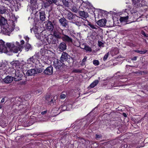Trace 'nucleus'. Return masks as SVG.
<instances>
[{
	"label": "nucleus",
	"mask_w": 148,
	"mask_h": 148,
	"mask_svg": "<svg viewBox=\"0 0 148 148\" xmlns=\"http://www.w3.org/2000/svg\"><path fill=\"white\" fill-rule=\"evenodd\" d=\"M0 25H8L7 23V21L3 17H1L0 19Z\"/></svg>",
	"instance_id": "obj_20"
},
{
	"label": "nucleus",
	"mask_w": 148,
	"mask_h": 148,
	"mask_svg": "<svg viewBox=\"0 0 148 148\" xmlns=\"http://www.w3.org/2000/svg\"><path fill=\"white\" fill-rule=\"evenodd\" d=\"M8 52V50L5 44V42L2 40H0V52L7 53Z\"/></svg>",
	"instance_id": "obj_6"
},
{
	"label": "nucleus",
	"mask_w": 148,
	"mask_h": 148,
	"mask_svg": "<svg viewBox=\"0 0 148 148\" xmlns=\"http://www.w3.org/2000/svg\"><path fill=\"white\" fill-rule=\"evenodd\" d=\"M50 101L48 102V103H49V104L51 105H53V98L52 97L51 99H50Z\"/></svg>",
	"instance_id": "obj_42"
},
{
	"label": "nucleus",
	"mask_w": 148,
	"mask_h": 148,
	"mask_svg": "<svg viewBox=\"0 0 148 148\" xmlns=\"http://www.w3.org/2000/svg\"><path fill=\"white\" fill-rule=\"evenodd\" d=\"M129 18V16H126L121 17L120 18V21L121 23L127 22H128Z\"/></svg>",
	"instance_id": "obj_22"
},
{
	"label": "nucleus",
	"mask_w": 148,
	"mask_h": 148,
	"mask_svg": "<svg viewBox=\"0 0 148 148\" xmlns=\"http://www.w3.org/2000/svg\"><path fill=\"white\" fill-rule=\"evenodd\" d=\"M47 40L48 42V43H51L52 44H54L56 41V39H53L52 40H50L49 39V38L47 39Z\"/></svg>",
	"instance_id": "obj_35"
},
{
	"label": "nucleus",
	"mask_w": 148,
	"mask_h": 148,
	"mask_svg": "<svg viewBox=\"0 0 148 148\" xmlns=\"http://www.w3.org/2000/svg\"><path fill=\"white\" fill-rule=\"evenodd\" d=\"M59 22L60 23L62 27H66L68 25V21L63 17L59 19Z\"/></svg>",
	"instance_id": "obj_9"
},
{
	"label": "nucleus",
	"mask_w": 148,
	"mask_h": 148,
	"mask_svg": "<svg viewBox=\"0 0 148 148\" xmlns=\"http://www.w3.org/2000/svg\"><path fill=\"white\" fill-rule=\"evenodd\" d=\"M109 56L108 53H107L104 56L103 60L104 61H105L108 57Z\"/></svg>",
	"instance_id": "obj_43"
},
{
	"label": "nucleus",
	"mask_w": 148,
	"mask_h": 148,
	"mask_svg": "<svg viewBox=\"0 0 148 148\" xmlns=\"http://www.w3.org/2000/svg\"><path fill=\"white\" fill-rule=\"evenodd\" d=\"M61 34L58 31V30H54L53 32V36L56 38L60 39L61 38L62 36L60 34Z\"/></svg>",
	"instance_id": "obj_18"
},
{
	"label": "nucleus",
	"mask_w": 148,
	"mask_h": 148,
	"mask_svg": "<svg viewBox=\"0 0 148 148\" xmlns=\"http://www.w3.org/2000/svg\"><path fill=\"white\" fill-rule=\"evenodd\" d=\"M53 38V37L52 36H51L50 38V39H51V38Z\"/></svg>",
	"instance_id": "obj_57"
},
{
	"label": "nucleus",
	"mask_w": 148,
	"mask_h": 148,
	"mask_svg": "<svg viewBox=\"0 0 148 148\" xmlns=\"http://www.w3.org/2000/svg\"><path fill=\"white\" fill-rule=\"evenodd\" d=\"M47 111L46 110L43 112H42L41 113V114H46L47 113Z\"/></svg>",
	"instance_id": "obj_52"
},
{
	"label": "nucleus",
	"mask_w": 148,
	"mask_h": 148,
	"mask_svg": "<svg viewBox=\"0 0 148 148\" xmlns=\"http://www.w3.org/2000/svg\"><path fill=\"white\" fill-rule=\"evenodd\" d=\"M20 42L21 44H20L18 42H16V46L15 45L13 42L7 43L6 44V45L14 53H17L22 47V45L24 44L25 42L24 40H22Z\"/></svg>",
	"instance_id": "obj_2"
},
{
	"label": "nucleus",
	"mask_w": 148,
	"mask_h": 148,
	"mask_svg": "<svg viewBox=\"0 0 148 148\" xmlns=\"http://www.w3.org/2000/svg\"><path fill=\"white\" fill-rule=\"evenodd\" d=\"M65 109H63V111H65Z\"/></svg>",
	"instance_id": "obj_60"
},
{
	"label": "nucleus",
	"mask_w": 148,
	"mask_h": 148,
	"mask_svg": "<svg viewBox=\"0 0 148 148\" xmlns=\"http://www.w3.org/2000/svg\"><path fill=\"white\" fill-rule=\"evenodd\" d=\"M51 4H52V2L51 0H46V1L44 2V6L45 8H47Z\"/></svg>",
	"instance_id": "obj_23"
},
{
	"label": "nucleus",
	"mask_w": 148,
	"mask_h": 148,
	"mask_svg": "<svg viewBox=\"0 0 148 148\" xmlns=\"http://www.w3.org/2000/svg\"><path fill=\"white\" fill-rule=\"evenodd\" d=\"M70 59H71V58L67 53L64 51L62 52L60 58L61 61L62 62L66 61L69 63V61Z\"/></svg>",
	"instance_id": "obj_5"
},
{
	"label": "nucleus",
	"mask_w": 148,
	"mask_h": 148,
	"mask_svg": "<svg viewBox=\"0 0 148 148\" xmlns=\"http://www.w3.org/2000/svg\"><path fill=\"white\" fill-rule=\"evenodd\" d=\"M52 97H51L50 95H47L45 97V99L47 102V103L50 101V99Z\"/></svg>",
	"instance_id": "obj_36"
},
{
	"label": "nucleus",
	"mask_w": 148,
	"mask_h": 148,
	"mask_svg": "<svg viewBox=\"0 0 148 148\" xmlns=\"http://www.w3.org/2000/svg\"><path fill=\"white\" fill-rule=\"evenodd\" d=\"M36 60L32 56L29 58L27 60V62L28 63H31V62L34 63Z\"/></svg>",
	"instance_id": "obj_32"
},
{
	"label": "nucleus",
	"mask_w": 148,
	"mask_h": 148,
	"mask_svg": "<svg viewBox=\"0 0 148 148\" xmlns=\"http://www.w3.org/2000/svg\"><path fill=\"white\" fill-rule=\"evenodd\" d=\"M135 52H137L140 53V54H144L147 52V50H144L143 51H139L138 50H135Z\"/></svg>",
	"instance_id": "obj_33"
},
{
	"label": "nucleus",
	"mask_w": 148,
	"mask_h": 148,
	"mask_svg": "<svg viewBox=\"0 0 148 148\" xmlns=\"http://www.w3.org/2000/svg\"><path fill=\"white\" fill-rule=\"evenodd\" d=\"M2 32H1L7 35H10L11 32H12V29L9 27L8 25H2Z\"/></svg>",
	"instance_id": "obj_3"
},
{
	"label": "nucleus",
	"mask_w": 148,
	"mask_h": 148,
	"mask_svg": "<svg viewBox=\"0 0 148 148\" xmlns=\"http://www.w3.org/2000/svg\"><path fill=\"white\" fill-rule=\"evenodd\" d=\"M39 13L40 20L42 21H45L46 16L45 12L43 11L39 10Z\"/></svg>",
	"instance_id": "obj_12"
},
{
	"label": "nucleus",
	"mask_w": 148,
	"mask_h": 148,
	"mask_svg": "<svg viewBox=\"0 0 148 148\" xmlns=\"http://www.w3.org/2000/svg\"><path fill=\"white\" fill-rule=\"evenodd\" d=\"M31 1H34V0H30Z\"/></svg>",
	"instance_id": "obj_61"
},
{
	"label": "nucleus",
	"mask_w": 148,
	"mask_h": 148,
	"mask_svg": "<svg viewBox=\"0 0 148 148\" xmlns=\"http://www.w3.org/2000/svg\"><path fill=\"white\" fill-rule=\"evenodd\" d=\"M98 82L99 81L98 80H95L90 84V87L92 88L94 87L98 84Z\"/></svg>",
	"instance_id": "obj_31"
},
{
	"label": "nucleus",
	"mask_w": 148,
	"mask_h": 148,
	"mask_svg": "<svg viewBox=\"0 0 148 148\" xmlns=\"http://www.w3.org/2000/svg\"><path fill=\"white\" fill-rule=\"evenodd\" d=\"M81 48L82 49H85L86 52H91L92 51V49L88 45H85L84 48Z\"/></svg>",
	"instance_id": "obj_27"
},
{
	"label": "nucleus",
	"mask_w": 148,
	"mask_h": 148,
	"mask_svg": "<svg viewBox=\"0 0 148 148\" xmlns=\"http://www.w3.org/2000/svg\"><path fill=\"white\" fill-rule=\"evenodd\" d=\"M93 64L95 66H98L99 64V62L97 60H93Z\"/></svg>",
	"instance_id": "obj_40"
},
{
	"label": "nucleus",
	"mask_w": 148,
	"mask_h": 148,
	"mask_svg": "<svg viewBox=\"0 0 148 148\" xmlns=\"http://www.w3.org/2000/svg\"><path fill=\"white\" fill-rule=\"evenodd\" d=\"M24 38L26 41H27V42H28V41L29 39V38L27 36H25L24 37Z\"/></svg>",
	"instance_id": "obj_49"
},
{
	"label": "nucleus",
	"mask_w": 148,
	"mask_h": 148,
	"mask_svg": "<svg viewBox=\"0 0 148 148\" xmlns=\"http://www.w3.org/2000/svg\"><path fill=\"white\" fill-rule=\"evenodd\" d=\"M58 49L60 51H64L66 49L67 46L66 43L64 42H61L58 46Z\"/></svg>",
	"instance_id": "obj_11"
},
{
	"label": "nucleus",
	"mask_w": 148,
	"mask_h": 148,
	"mask_svg": "<svg viewBox=\"0 0 148 148\" xmlns=\"http://www.w3.org/2000/svg\"><path fill=\"white\" fill-rule=\"evenodd\" d=\"M67 110V108H66V110Z\"/></svg>",
	"instance_id": "obj_59"
},
{
	"label": "nucleus",
	"mask_w": 148,
	"mask_h": 148,
	"mask_svg": "<svg viewBox=\"0 0 148 148\" xmlns=\"http://www.w3.org/2000/svg\"><path fill=\"white\" fill-rule=\"evenodd\" d=\"M39 65L40 66V67H38L37 68V73H41L44 70V69L43 68L44 66H40V64H39Z\"/></svg>",
	"instance_id": "obj_25"
},
{
	"label": "nucleus",
	"mask_w": 148,
	"mask_h": 148,
	"mask_svg": "<svg viewBox=\"0 0 148 148\" xmlns=\"http://www.w3.org/2000/svg\"><path fill=\"white\" fill-rule=\"evenodd\" d=\"M25 49L26 51H28L29 50L32 49L31 45L28 43H26L25 46Z\"/></svg>",
	"instance_id": "obj_29"
},
{
	"label": "nucleus",
	"mask_w": 148,
	"mask_h": 148,
	"mask_svg": "<svg viewBox=\"0 0 148 148\" xmlns=\"http://www.w3.org/2000/svg\"><path fill=\"white\" fill-rule=\"evenodd\" d=\"M15 75L14 76V80L16 81H18L21 79V77L23 76L21 71H15Z\"/></svg>",
	"instance_id": "obj_8"
},
{
	"label": "nucleus",
	"mask_w": 148,
	"mask_h": 148,
	"mask_svg": "<svg viewBox=\"0 0 148 148\" xmlns=\"http://www.w3.org/2000/svg\"><path fill=\"white\" fill-rule=\"evenodd\" d=\"M5 101V98H3L2 99H1V103H3Z\"/></svg>",
	"instance_id": "obj_53"
},
{
	"label": "nucleus",
	"mask_w": 148,
	"mask_h": 148,
	"mask_svg": "<svg viewBox=\"0 0 148 148\" xmlns=\"http://www.w3.org/2000/svg\"><path fill=\"white\" fill-rule=\"evenodd\" d=\"M70 9L71 11L74 13H77L78 12L77 8H76L75 6L74 5L71 7Z\"/></svg>",
	"instance_id": "obj_28"
},
{
	"label": "nucleus",
	"mask_w": 148,
	"mask_h": 148,
	"mask_svg": "<svg viewBox=\"0 0 148 148\" xmlns=\"http://www.w3.org/2000/svg\"><path fill=\"white\" fill-rule=\"evenodd\" d=\"M73 72L75 73H81V71L79 69H75L73 70Z\"/></svg>",
	"instance_id": "obj_46"
},
{
	"label": "nucleus",
	"mask_w": 148,
	"mask_h": 148,
	"mask_svg": "<svg viewBox=\"0 0 148 148\" xmlns=\"http://www.w3.org/2000/svg\"><path fill=\"white\" fill-rule=\"evenodd\" d=\"M10 64L13 67H16L19 66L20 63L18 60H14L11 62Z\"/></svg>",
	"instance_id": "obj_21"
},
{
	"label": "nucleus",
	"mask_w": 148,
	"mask_h": 148,
	"mask_svg": "<svg viewBox=\"0 0 148 148\" xmlns=\"http://www.w3.org/2000/svg\"><path fill=\"white\" fill-rule=\"evenodd\" d=\"M7 10V8L3 5H0V14H5Z\"/></svg>",
	"instance_id": "obj_19"
},
{
	"label": "nucleus",
	"mask_w": 148,
	"mask_h": 148,
	"mask_svg": "<svg viewBox=\"0 0 148 148\" xmlns=\"http://www.w3.org/2000/svg\"><path fill=\"white\" fill-rule=\"evenodd\" d=\"M137 57H136V56H135L132 59H131V60H134V61H135L137 59Z\"/></svg>",
	"instance_id": "obj_51"
},
{
	"label": "nucleus",
	"mask_w": 148,
	"mask_h": 148,
	"mask_svg": "<svg viewBox=\"0 0 148 148\" xmlns=\"http://www.w3.org/2000/svg\"><path fill=\"white\" fill-rule=\"evenodd\" d=\"M32 29L34 30V32L35 35V36L38 39H40V34L37 32L35 33V31L37 30L36 29L32 28L30 30L31 31V32H32Z\"/></svg>",
	"instance_id": "obj_30"
},
{
	"label": "nucleus",
	"mask_w": 148,
	"mask_h": 148,
	"mask_svg": "<svg viewBox=\"0 0 148 148\" xmlns=\"http://www.w3.org/2000/svg\"><path fill=\"white\" fill-rule=\"evenodd\" d=\"M67 13L65 14V18L70 22L78 26H81L83 24L84 25L86 26L85 24L86 22L82 21V20L84 19L83 18L77 16L75 14H73L69 10H67Z\"/></svg>",
	"instance_id": "obj_1"
},
{
	"label": "nucleus",
	"mask_w": 148,
	"mask_h": 148,
	"mask_svg": "<svg viewBox=\"0 0 148 148\" xmlns=\"http://www.w3.org/2000/svg\"><path fill=\"white\" fill-rule=\"evenodd\" d=\"M142 34L146 37H148V35L146 34L144 32H142Z\"/></svg>",
	"instance_id": "obj_48"
},
{
	"label": "nucleus",
	"mask_w": 148,
	"mask_h": 148,
	"mask_svg": "<svg viewBox=\"0 0 148 148\" xmlns=\"http://www.w3.org/2000/svg\"><path fill=\"white\" fill-rule=\"evenodd\" d=\"M53 72V68L52 66H50L47 67L44 71V73L47 75H52Z\"/></svg>",
	"instance_id": "obj_10"
},
{
	"label": "nucleus",
	"mask_w": 148,
	"mask_h": 148,
	"mask_svg": "<svg viewBox=\"0 0 148 148\" xmlns=\"http://www.w3.org/2000/svg\"><path fill=\"white\" fill-rule=\"evenodd\" d=\"M106 22L107 21L105 19H102L97 21V23L99 26L102 27L105 25Z\"/></svg>",
	"instance_id": "obj_13"
},
{
	"label": "nucleus",
	"mask_w": 148,
	"mask_h": 148,
	"mask_svg": "<svg viewBox=\"0 0 148 148\" xmlns=\"http://www.w3.org/2000/svg\"><path fill=\"white\" fill-rule=\"evenodd\" d=\"M78 13L80 17H82L83 18L85 19H86L87 17H89V15L88 13L84 11H79Z\"/></svg>",
	"instance_id": "obj_15"
},
{
	"label": "nucleus",
	"mask_w": 148,
	"mask_h": 148,
	"mask_svg": "<svg viewBox=\"0 0 148 148\" xmlns=\"http://www.w3.org/2000/svg\"><path fill=\"white\" fill-rule=\"evenodd\" d=\"M13 0H1L2 2L8 5L10 4Z\"/></svg>",
	"instance_id": "obj_26"
},
{
	"label": "nucleus",
	"mask_w": 148,
	"mask_h": 148,
	"mask_svg": "<svg viewBox=\"0 0 148 148\" xmlns=\"http://www.w3.org/2000/svg\"><path fill=\"white\" fill-rule=\"evenodd\" d=\"M66 97V95L62 93L60 96V98L62 99L65 98Z\"/></svg>",
	"instance_id": "obj_45"
},
{
	"label": "nucleus",
	"mask_w": 148,
	"mask_h": 148,
	"mask_svg": "<svg viewBox=\"0 0 148 148\" xmlns=\"http://www.w3.org/2000/svg\"><path fill=\"white\" fill-rule=\"evenodd\" d=\"M2 108V106L1 105H0V109Z\"/></svg>",
	"instance_id": "obj_58"
},
{
	"label": "nucleus",
	"mask_w": 148,
	"mask_h": 148,
	"mask_svg": "<svg viewBox=\"0 0 148 148\" xmlns=\"http://www.w3.org/2000/svg\"><path fill=\"white\" fill-rule=\"evenodd\" d=\"M2 25H0V33H1V32H2Z\"/></svg>",
	"instance_id": "obj_54"
},
{
	"label": "nucleus",
	"mask_w": 148,
	"mask_h": 148,
	"mask_svg": "<svg viewBox=\"0 0 148 148\" xmlns=\"http://www.w3.org/2000/svg\"><path fill=\"white\" fill-rule=\"evenodd\" d=\"M54 27L51 22L49 21L46 25V29L48 30L51 32L53 29Z\"/></svg>",
	"instance_id": "obj_17"
},
{
	"label": "nucleus",
	"mask_w": 148,
	"mask_h": 148,
	"mask_svg": "<svg viewBox=\"0 0 148 148\" xmlns=\"http://www.w3.org/2000/svg\"><path fill=\"white\" fill-rule=\"evenodd\" d=\"M84 20H85V21H87L88 23V24L87 25L89 26L92 29H98V27L97 26H95V25L92 24L90 23L89 22L88 20H85V19H83Z\"/></svg>",
	"instance_id": "obj_24"
},
{
	"label": "nucleus",
	"mask_w": 148,
	"mask_h": 148,
	"mask_svg": "<svg viewBox=\"0 0 148 148\" xmlns=\"http://www.w3.org/2000/svg\"><path fill=\"white\" fill-rule=\"evenodd\" d=\"M62 2L65 6L68 7L69 6V3L68 1L66 0H62Z\"/></svg>",
	"instance_id": "obj_34"
},
{
	"label": "nucleus",
	"mask_w": 148,
	"mask_h": 148,
	"mask_svg": "<svg viewBox=\"0 0 148 148\" xmlns=\"http://www.w3.org/2000/svg\"><path fill=\"white\" fill-rule=\"evenodd\" d=\"M61 108H62V107H66V106H61Z\"/></svg>",
	"instance_id": "obj_56"
},
{
	"label": "nucleus",
	"mask_w": 148,
	"mask_h": 148,
	"mask_svg": "<svg viewBox=\"0 0 148 148\" xmlns=\"http://www.w3.org/2000/svg\"><path fill=\"white\" fill-rule=\"evenodd\" d=\"M62 62L61 60L59 61L58 60L56 59L53 61V66L56 69H59L64 64Z\"/></svg>",
	"instance_id": "obj_7"
},
{
	"label": "nucleus",
	"mask_w": 148,
	"mask_h": 148,
	"mask_svg": "<svg viewBox=\"0 0 148 148\" xmlns=\"http://www.w3.org/2000/svg\"><path fill=\"white\" fill-rule=\"evenodd\" d=\"M37 73L36 70L35 69H32L28 70L26 74L28 76H32L34 75Z\"/></svg>",
	"instance_id": "obj_16"
},
{
	"label": "nucleus",
	"mask_w": 148,
	"mask_h": 148,
	"mask_svg": "<svg viewBox=\"0 0 148 148\" xmlns=\"http://www.w3.org/2000/svg\"><path fill=\"white\" fill-rule=\"evenodd\" d=\"M62 36L61 38L64 42H66L69 44L73 43V40L68 35H65L63 32V30H62Z\"/></svg>",
	"instance_id": "obj_4"
},
{
	"label": "nucleus",
	"mask_w": 148,
	"mask_h": 148,
	"mask_svg": "<svg viewBox=\"0 0 148 148\" xmlns=\"http://www.w3.org/2000/svg\"><path fill=\"white\" fill-rule=\"evenodd\" d=\"M95 136L96 138H100L101 137L100 135L96 134Z\"/></svg>",
	"instance_id": "obj_50"
},
{
	"label": "nucleus",
	"mask_w": 148,
	"mask_h": 148,
	"mask_svg": "<svg viewBox=\"0 0 148 148\" xmlns=\"http://www.w3.org/2000/svg\"><path fill=\"white\" fill-rule=\"evenodd\" d=\"M98 45L99 47H103L104 46V43L101 41H98Z\"/></svg>",
	"instance_id": "obj_44"
},
{
	"label": "nucleus",
	"mask_w": 148,
	"mask_h": 148,
	"mask_svg": "<svg viewBox=\"0 0 148 148\" xmlns=\"http://www.w3.org/2000/svg\"><path fill=\"white\" fill-rule=\"evenodd\" d=\"M87 58V57L86 56L84 57V58L82 60V62L81 64L82 65H84L85 64V62L86 61Z\"/></svg>",
	"instance_id": "obj_38"
},
{
	"label": "nucleus",
	"mask_w": 148,
	"mask_h": 148,
	"mask_svg": "<svg viewBox=\"0 0 148 148\" xmlns=\"http://www.w3.org/2000/svg\"><path fill=\"white\" fill-rule=\"evenodd\" d=\"M42 92V90H38L36 91L35 92V93L38 95L41 94Z\"/></svg>",
	"instance_id": "obj_41"
},
{
	"label": "nucleus",
	"mask_w": 148,
	"mask_h": 148,
	"mask_svg": "<svg viewBox=\"0 0 148 148\" xmlns=\"http://www.w3.org/2000/svg\"><path fill=\"white\" fill-rule=\"evenodd\" d=\"M13 80V77L8 75L3 79V81L6 83L9 84L11 83Z\"/></svg>",
	"instance_id": "obj_14"
},
{
	"label": "nucleus",
	"mask_w": 148,
	"mask_h": 148,
	"mask_svg": "<svg viewBox=\"0 0 148 148\" xmlns=\"http://www.w3.org/2000/svg\"><path fill=\"white\" fill-rule=\"evenodd\" d=\"M132 1L135 6H138V4L139 1L138 0H132Z\"/></svg>",
	"instance_id": "obj_39"
},
{
	"label": "nucleus",
	"mask_w": 148,
	"mask_h": 148,
	"mask_svg": "<svg viewBox=\"0 0 148 148\" xmlns=\"http://www.w3.org/2000/svg\"><path fill=\"white\" fill-rule=\"evenodd\" d=\"M123 116L124 117H127V115H126V113H123Z\"/></svg>",
	"instance_id": "obj_55"
},
{
	"label": "nucleus",
	"mask_w": 148,
	"mask_h": 148,
	"mask_svg": "<svg viewBox=\"0 0 148 148\" xmlns=\"http://www.w3.org/2000/svg\"><path fill=\"white\" fill-rule=\"evenodd\" d=\"M58 1L59 0H51V2H52V4L53 3L57 5H59V3H58Z\"/></svg>",
	"instance_id": "obj_37"
},
{
	"label": "nucleus",
	"mask_w": 148,
	"mask_h": 148,
	"mask_svg": "<svg viewBox=\"0 0 148 148\" xmlns=\"http://www.w3.org/2000/svg\"><path fill=\"white\" fill-rule=\"evenodd\" d=\"M33 56L36 60H37L38 58V56L37 54H35Z\"/></svg>",
	"instance_id": "obj_47"
}]
</instances>
